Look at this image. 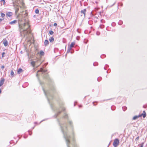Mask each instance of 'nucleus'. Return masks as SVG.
<instances>
[{
    "label": "nucleus",
    "mask_w": 147,
    "mask_h": 147,
    "mask_svg": "<svg viewBox=\"0 0 147 147\" xmlns=\"http://www.w3.org/2000/svg\"><path fill=\"white\" fill-rule=\"evenodd\" d=\"M5 81V79L4 78L1 79L0 81V86H1L3 84Z\"/></svg>",
    "instance_id": "9"
},
{
    "label": "nucleus",
    "mask_w": 147,
    "mask_h": 147,
    "mask_svg": "<svg viewBox=\"0 0 147 147\" xmlns=\"http://www.w3.org/2000/svg\"><path fill=\"white\" fill-rule=\"evenodd\" d=\"M35 12L36 14H38L39 13V11L38 9H36Z\"/></svg>",
    "instance_id": "23"
},
{
    "label": "nucleus",
    "mask_w": 147,
    "mask_h": 147,
    "mask_svg": "<svg viewBox=\"0 0 147 147\" xmlns=\"http://www.w3.org/2000/svg\"><path fill=\"white\" fill-rule=\"evenodd\" d=\"M71 47H68V49L67 51V53H69L70 52L71 50Z\"/></svg>",
    "instance_id": "21"
},
{
    "label": "nucleus",
    "mask_w": 147,
    "mask_h": 147,
    "mask_svg": "<svg viewBox=\"0 0 147 147\" xmlns=\"http://www.w3.org/2000/svg\"><path fill=\"white\" fill-rule=\"evenodd\" d=\"M139 138V137H138L136 138V140H138Z\"/></svg>",
    "instance_id": "36"
},
{
    "label": "nucleus",
    "mask_w": 147,
    "mask_h": 147,
    "mask_svg": "<svg viewBox=\"0 0 147 147\" xmlns=\"http://www.w3.org/2000/svg\"><path fill=\"white\" fill-rule=\"evenodd\" d=\"M61 112H59L58 113V114H59Z\"/></svg>",
    "instance_id": "38"
},
{
    "label": "nucleus",
    "mask_w": 147,
    "mask_h": 147,
    "mask_svg": "<svg viewBox=\"0 0 147 147\" xmlns=\"http://www.w3.org/2000/svg\"><path fill=\"white\" fill-rule=\"evenodd\" d=\"M5 14L3 13H1V16L2 17H4L5 16Z\"/></svg>",
    "instance_id": "25"
},
{
    "label": "nucleus",
    "mask_w": 147,
    "mask_h": 147,
    "mask_svg": "<svg viewBox=\"0 0 147 147\" xmlns=\"http://www.w3.org/2000/svg\"><path fill=\"white\" fill-rule=\"evenodd\" d=\"M47 71L46 70H43L42 68H41L40 70H38L37 72V73L36 74V76H37L38 75V73L39 72H41L42 73V74H44V73L46 72Z\"/></svg>",
    "instance_id": "7"
},
{
    "label": "nucleus",
    "mask_w": 147,
    "mask_h": 147,
    "mask_svg": "<svg viewBox=\"0 0 147 147\" xmlns=\"http://www.w3.org/2000/svg\"><path fill=\"white\" fill-rule=\"evenodd\" d=\"M13 6H18V5L17 4L15 3L14 2H13Z\"/></svg>",
    "instance_id": "24"
},
{
    "label": "nucleus",
    "mask_w": 147,
    "mask_h": 147,
    "mask_svg": "<svg viewBox=\"0 0 147 147\" xmlns=\"http://www.w3.org/2000/svg\"><path fill=\"white\" fill-rule=\"evenodd\" d=\"M57 24H56V23H54V26H57Z\"/></svg>",
    "instance_id": "31"
},
{
    "label": "nucleus",
    "mask_w": 147,
    "mask_h": 147,
    "mask_svg": "<svg viewBox=\"0 0 147 147\" xmlns=\"http://www.w3.org/2000/svg\"><path fill=\"white\" fill-rule=\"evenodd\" d=\"M28 33V31L27 30H23L22 31H20V34L22 36L25 37L27 36Z\"/></svg>",
    "instance_id": "3"
},
{
    "label": "nucleus",
    "mask_w": 147,
    "mask_h": 147,
    "mask_svg": "<svg viewBox=\"0 0 147 147\" xmlns=\"http://www.w3.org/2000/svg\"><path fill=\"white\" fill-rule=\"evenodd\" d=\"M6 15L10 17L12 15V13L11 12H7V13Z\"/></svg>",
    "instance_id": "11"
},
{
    "label": "nucleus",
    "mask_w": 147,
    "mask_h": 147,
    "mask_svg": "<svg viewBox=\"0 0 147 147\" xmlns=\"http://www.w3.org/2000/svg\"><path fill=\"white\" fill-rule=\"evenodd\" d=\"M5 67L4 65H3L2 66H1V68L2 69H3Z\"/></svg>",
    "instance_id": "30"
},
{
    "label": "nucleus",
    "mask_w": 147,
    "mask_h": 147,
    "mask_svg": "<svg viewBox=\"0 0 147 147\" xmlns=\"http://www.w3.org/2000/svg\"><path fill=\"white\" fill-rule=\"evenodd\" d=\"M17 20H15L11 22H10L9 24H13L16 23H17Z\"/></svg>",
    "instance_id": "12"
},
{
    "label": "nucleus",
    "mask_w": 147,
    "mask_h": 147,
    "mask_svg": "<svg viewBox=\"0 0 147 147\" xmlns=\"http://www.w3.org/2000/svg\"><path fill=\"white\" fill-rule=\"evenodd\" d=\"M69 124L71 125L72 123V122L71 121H69Z\"/></svg>",
    "instance_id": "34"
},
{
    "label": "nucleus",
    "mask_w": 147,
    "mask_h": 147,
    "mask_svg": "<svg viewBox=\"0 0 147 147\" xmlns=\"http://www.w3.org/2000/svg\"><path fill=\"white\" fill-rule=\"evenodd\" d=\"M3 43L5 46H7L8 45L7 41L5 38L3 39Z\"/></svg>",
    "instance_id": "6"
},
{
    "label": "nucleus",
    "mask_w": 147,
    "mask_h": 147,
    "mask_svg": "<svg viewBox=\"0 0 147 147\" xmlns=\"http://www.w3.org/2000/svg\"><path fill=\"white\" fill-rule=\"evenodd\" d=\"M36 62L35 61H32L31 62V64L33 66V67H34L35 65L36 64Z\"/></svg>",
    "instance_id": "17"
},
{
    "label": "nucleus",
    "mask_w": 147,
    "mask_h": 147,
    "mask_svg": "<svg viewBox=\"0 0 147 147\" xmlns=\"http://www.w3.org/2000/svg\"><path fill=\"white\" fill-rule=\"evenodd\" d=\"M19 7H16L15 8V12L16 13L19 10Z\"/></svg>",
    "instance_id": "18"
},
{
    "label": "nucleus",
    "mask_w": 147,
    "mask_h": 147,
    "mask_svg": "<svg viewBox=\"0 0 147 147\" xmlns=\"http://www.w3.org/2000/svg\"><path fill=\"white\" fill-rule=\"evenodd\" d=\"M67 117V115H66L64 116V118H66Z\"/></svg>",
    "instance_id": "32"
},
{
    "label": "nucleus",
    "mask_w": 147,
    "mask_h": 147,
    "mask_svg": "<svg viewBox=\"0 0 147 147\" xmlns=\"http://www.w3.org/2000/svg\"><path fill=\"white\" fill-rule=\"evenodd\" d=\"M139 117V116H134V117H133V119H133V120H136V119H137L138 118V117Z\"/></svg>",
    "instance_id": "20"
},
{
    "label": "nucleus",
    "mask_w": 147,
    "mask_h": 147,
    "mask_svg": "<svg viewBox=\"0 0 147 147\" xmlns=\"http://www.w3.org/2000/svg\"><path fill=\"white\" fill-rule=\"evenodd\" d=\"M44 77H47V76H44Z\"/></svg>",
    "instance_id": "40"
},
{
    "label": "nucleus",
    "mask_w": 147,
    "mask_h": 147,
    "mask_svg": "<svg viewBox=\"0 0 147 147\" xmlns=\"http://www.w3.org/2000/svg\"><path fill=\"white\" fill-rule=\"evenodd\" d=\"M43 90L44 92L45 95H46V96H47V97L48 98H49L48 96H49L50 94V92L49 91H47L46 92H45V91L44 89H43Z\"/></svg>",
    "instance_id": "8"
},
{
    "label": "nucleus",
    "mask_w": 147,
    "mask_h": 147,
    "mask_svg": "<svg viewBox=\"0 0 147 147\" xmlns=\"http://www.w3.org/2000/svg\"><path fill=\"white\" fill-rule=\"evenodd\" d=\"M41 64V63H39V65H40Z\"/></svg>",
    "instance_id": "41"
},
{
    "label": "nucleus",
    "mask_w": 147,
    "mask_h": 147,
    "mask_svg": "<svg viewBox=\"0 0 147 147\" xmlns=\"http://www.w3.org/2000/svg\"><path fill=\"white\" fill-rule=\"evenodd\" d=\"M44 44L45 46L49 44V41L47 40H45L44 42Z\"/></svg>",
    "instance_id": "14"
},
{
    "label": "nucleus",
    "mask_w": 147,
    "mask_h": 147,
    "mask_svg": "<svg viewBox=\"0 0 147 147\" xmlns=\"http://www.w3.org/2000/svg\"><path fill=\"white\" fill-rule=\"evenodd\" d=\"M140 147H143L144 143H142V144H140Z\"/></svg>",
    "instance_id": "28"
},
{
    "label": "nucleus",
    "mask_w": 147,
    "mask_h": 147,
    "mask_svg": "<svg viewBox=\"0 0 147 147\" xmlns=\"http://www.w3.org/2000/svg\"><path fill=\"white\" fill-rule=\"evenodd\" d=\"M1 1L3 2V4H4L5 3V0H1Z\"/></svg>",
    "instance_id": "29"
},
{
    "label": "nucleus",
    "mask_w": 147,
    "mask_h": 147,
    "mask_svg": "<svg viewBox=\"0 0 147 147\" xmlns=\"http://www.w3.org/2000/svg\"><path fill=\"white\" fill-rule=\"evenodd\" d=\"M49 40L51 42H53L54 41V38L53 37H50L49 39Z\"/></svg>",
    "instance_id": "16"
},
{
    "label": "nucleus",
    "mask_w": 147,
    "mask_h": 147,
    "mask_svg": "<svg viewBox=\"0 0 147 147\" xmlns=\"http://www.w3.org/2000/svg\"><path fill=\"white\" fill-rule=\"evenodd\" d=\"M61 129L64 135V137L66 140L67 147H70L69 145L70 143V136L67 134V124L66 123L62 125L61 126Z\"/></svg>",
    "instance_id": "1"
},
{
    "label": "nucleus",
    "mask_w": 147,
    "mask_h": 147,
    "mask_svg": "<svg viewBox=\"0 0 147 147\" xmlns=\"http://www.w3.org/2000/svg\"><path fill=\"white\" fill-rule=\"evenodd\" d=\"M119 140L118 139H115L113 142V145L114 147H116L119 144Z\"/></svg>",
    "instance_id": "4"
},
{
    "label": "nucleus",
    "mask_w": 147,
    "mask_h": 147,
    "mask_svg": "<svg viewBox=\"0 0 147 147\" xmlns=\"http://www.w3.org/2000/svg\"><path fill=\"white\" fill-rule=\"evenodd\" d=\"M122 109L123 110L125 111L126 109L127 108L125 107H122Z\"/></svg>",
    "instance_id": "26"
},
{
    "label": "nucleus",
    "mask_w": 147,
    "mask_h": 147,
    "mask_svg": "<svg viewBox=\"0 0 147 147\" xmlns=\"http://www.w3.org/2000/svg\"><path fill=\"white\" fill-rule=\"evenodd\" d=\"M30 27V25L28 22L24 23L23 24L20 26V28L21 30H28Z\"/></svg>",
    "instance_id": "2"
},
{
    "label": "nucleus",
    "mask_w": 147,
    "mask_h": 147,
    "mask_svg": "<svg viewBox=\"0 0 147 147\" xmlns=\"http://www.w3.org/2000/svg\"><path fill=\"white\" fill-rule=\"evenodd\" d=\"M86 12V9H83L82 10L80 11V13L81 14V16H83L84 17H85V14Z\"/></svg>",
    "instance_id": "5"
},
{
    "label": "nucleus",
    "mask_w": 147,
    "mask_h": 147,
    "mask_svg": "<svg viewBox=\"0 0 147 147\" xmlns=\"http://www.w3.org/2000/svg\"><path fill=\"white\" fill-rule=\"evenodd\" d=\"M23 71V70L21 68L19 69L18 71V74H20Z\"/></svg>",
    "instance_id": "13"
},
{
    "label": "nucleus",
    "mask_w": 147,
    "mask_h": 147,
    "mask_svg": "<svg viewBox=\"0 0 147 147\" xmlns=\"http://www.w3.org/2000/svg\"><path fill=\"white\" fill-rule=\"evenodd\" d=\"M40 54L41 55V56H43L44 54V52L42 51H40Z\"/></svg>",
    "instance_id": "22"
},
{
    "label": "nucleus",
    "mask_w": 147,
    "mask_h": 147,
    "mask_svg": "<svg viewBox=\"0 0 147 147\" xmlns=\"http://www.w3.org/2000/svg\"><path fill=\"white\" fill-rule=\"evenodd\" d=\"M146 113L145 111H143V113L141 114L140 116H142L144 118L146 117Z\"/></svg>",
    "instance_id": "10"
},
{
    "label": "nucleus",
    "mask_w": 147,
    "mask_h": 147,
    "mask_svg": "<svg viewBox=\"0 0 147 147\" xmlns=\"http://www.w3.org/2000/svg\"><path fill=\"white\" fill-rule=\"evenodd\" d=\"M54 33L53 32V31H50L49 32V34L51 35H52Z\"/></svg>",
    "instance_id": "27"
},
{
    "label": "nucleus",
    "mask_w": 147,
    "mask_h": 147,
    "mask_svg": "<svg viewBox=\"0 0 147 147\" xmlns=\"http://www.w3.org/2000/svg\"><path fill=\"white\" fill-rule=\"evenodd\" d=\"M71 53H73V52H72L71 51Z\"/></svg>",
    "instance_id": "39"
},
{
    "label": "nucleus",
    "mask_w": 147,
    "mask_h": 147,
    "mask_svg": "<svg viewBox=\"0 0 147 147\" xmlns=\"http://www.w3.org/2000/svg\"><path fill=\"white\" fill-rule=\"evenodd\" d=\"M75 43L74 42H72L71 44V45H70V47H71V48L72 47H74V45H75Z\"/></svg>",
    "instance_id": "15"
},
{
    "label": "nucleus",
    "mask_w": 147,
    "mask_h": 147,
    "mask_svg": "<svg viewBox=\"0 0 147 147\" xmlns=\"http://www.w3.org/2000/svg\"><path fill=\"white\" fill-rule=\"evenodd\" d=\"M62 110H63V111H64V110H65V108H63L62 109Z\"/></svg>",
    "instance_id": "37"
},
{
    "label": "nucleus",
    "mask_w": 147,
    "mask_h": 147,
    "mask_svg": "<svg viewBox=\"0 0 147 147\" xmlns=\"http://www.w3.org/2000/svg\"><path fill=\"white\" fill-rule=\"evenodd\" d=\"M10 74H11V75L12 76V77L14 76V73L13 71H11V72Z\"/></svg>",
    "instance_id": "19"
},
{
    "label": "nucleus",
    "mask_w": 147,
    "mask_h": 147,
    "mask_svg": "<svg viewBox=\"0 0 147 147\" xmlns=\"http://www.w3.org/2000/svg\"><path fill=\"white\" fill-rule=\"evenodd\" d=\"M3 19H0V22H1Z\"/></svg>",
    "instance_id": "35"
},
{
    "label": "nucleus",
    "mask_w": 147,
    "mask_h": 147,
    "mask_svg": "<svg viewBox=\"0 0 147 147\" xmlns=\"http://www.w3.org/2000/svg\"><path fill=\"white\" fill-rule=\"evenodd\" d=\"M5 54V53L3 52L2 53V58L3 57V55Z\"/></svg>",
    "instance_id": "33"
}]
</instances>
